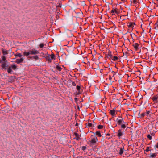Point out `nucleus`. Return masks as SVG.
<instances>
[{"instance_id": "obj_10", "label": "nucleus", "mask_w": 158, "mask_h": 158, "mask_svg": "<svg viewBox=\"0 0 158 158\" xmlns=\"http://www.w3.org/2000/svg\"><path fill=\"white\" fill-rule=\"evenodd\" d=\"M45 58L46 59V60L48 61V62L49 63H50L52 62V60L50 58V56H49V55H48V56H46L45 57Z\"/></svg>"}, {"instance_id": "obj_48", "label": "nucleus", "mask_w": 158, "mask_h": 158, "mask_svg": "<svg viewBox=\"0 0 158 158\" xmlns=\"http://www.w3.org/2000/svg\"><path fill=\"white\" fill-rule=\"evenodd\" d=\"M156 27L158 28V24L157 25Z\"/></svg>"}, {"instance_id": "obj_5", "label": "nucleus", "mask_w": 158, "mask_h": 158, "mask_svg": "<svg viewBox=\"0 0 158 158\" xmlns=\"http://www.w3.org/2000/svg\"><path fill=\"white\" fill-rule=\"evenodd\" d=\"M139 44L138 43H135L132 45L134 48L135 50L136 51H137L139 49Z\"/></svg>"}, {"instance_id": "obj_41", "label": "nucleus", "mask_w": 158, "mask_h": 158, "mask_svg": "<svg viewBox=\"0 0 158 158\" xmlns=\"http://www.w3.org/2000/svg\"><path fill=\"white\" fill-rule=\"evenodd\" d=\"M110 134L109 133H107V134H106V136H110Z\"/></svg>"}, {"instance_id": "obj_44", "label": "nucleus", "mask_w": 158, "mask_h": 158, "mask_svg": "<svg viewBox=\"0 0 158 158\" xmlns=\"http://www.w3.org/2000/svg\"><path fill=\"white\" fill-rule=\"evenodd\" d=\"M126 16H127V15H123L122 16V17H126Z\"/></svg>"}, {"instance_id": "obj_27", "label": "nucleus", "mask_w": 158, "mask_h": 158, "mask_svg": "<svg viewBox=\"0 0 158 158\" xmlns=\"http://www.w3.org/2000/svg\"><path fill=\"white\" fill-rule=\"evenodd\" d=\"M15 55V56H19L20 57H21L22 56V55L20 53H17Z\"/></svg>"}, {"instance_id": "obj_9", "label": "nucleus", "mask_w": 158, "mask_h": 158, "mask_svg": "<svg viewBox=\"0 0 158 158\" xmlns=\"http://www.w3.org/2000/svg\"><path fill=\"white\" fill-rule=\"evenodd\" d=\"M116 121L117 122V124L118 125H119L123 123V120L122 118L121 119H118V118H117Z\"/></svg>"}, {"instance_id": "obj_17", "label": "nucleus", "mask_w": 158, "mask_h": 158, "mask_svg": "<svg viewBox=\"0 0 158 158\" xmlns=\"http://www.w3.org/2000/svg\"><path fill=\"white\" fill-rule=\"evenodd\" d=\"M52 59L55 60L56 59V57L54 53H52L50 55V58Z\"/></svg>"}, {"instance_id": "obj_32", "label": "nucleus", "mask_w": 158, "mask_h": 158, "mask_svg": "<svg viewBox=\"0 0 158 158\" xmlns=\"http://www.w3.org/2000/svg\"><path fill=\"white\" fill-rule=\"evenodd\" d=\"M121 127L122 128H125L126 127L125 124H123L121 125Z\"/></svg>"}, {"instance_id": "obj_16", "label": "nucleus", "mask_w": 158, "mask_h": 158, "mask_svg": "<svg viewBox=\"0 0 158 158\" xmlns=\"http://www.w3.org/2000/svg\"><path fill=\"white\" fill-rule=\"evenodd\" d=\"M34 59L35 60H38L39 59V57L38 56L35 55V56H30V59Z\"/></svg>"}, {"instance_id": "obj_22", "label": "nucleus", "mask_w": 158, "mask_h": 158, "mask_svg": "<svg viewBox=\"0 0 158 158\" xmlns=\"http://www.w3.org/2000/svg\"><path fill=\"white\" fill-rule=\"evenodd\" d=\"M139 2V0H133L132 2L131 1V3H133V4H136L138 3Z\"/></svg>"}, {"instance_id": "obj_39", "label": "nucleus", "mask_w": 158, "mask_h": 158, "mask_svg": "<svg viewBox=\"0 0 158 158\" xmlns=\"http://www.w3.org/2000/svg\"><path fill=\"white\" fill-rule=\"evenodd\" d=\"M150 134L151 135V136H153L154 135V133L152 132V133H151Z\"/></svg>"}, {"instance_id": "obj_30", "label": "nucleus", "mask_w": 158, "mask_h": 158, "mask_svg": "<svg viewBox=\"0 0 158 158\" xmlns=\"http://www.w3.org/2000/svg\"><path fill=\"white\" fill-rule=\"evenodd\" d=\"M97 127L99 129H102L103 127V125H99L97 126Z\"/></svg>"}, {"instance_id": "obj_28", "label": "nucleus", "mask_w": 158, "mask_h": 158, "mask_svg": "<svg viewBox=\"0 0 158 158\" xmlns=\"http://www.w3.org/2000/svg\"><path fill=\"white\" fill-rule=\"evenodd\" d=\"M44 45V43H41L39 45V47L40 48H42L43 47Z\"/></svg>"}, {"instance_id": "obj_15", "label": "nucleus", "mask_w": 158, "mask_h": 158, "mask_svg": "<svg viewBox=\"0 0 158 158\" xmlns=\"http://www.w3.org/2000/svg\"><path fill=\"white\" fill-rule=\"evenodd\" d=\"M157 153H152L151 154L150 157H151L152 158H155L156 156H157Z\"/></svg>"}, {"instance_id": "obj_34", "label": "nucleus", "mask_w": 158, "mask_h": 158, "mask_svg": "<svg viewBox=\"0 0 158 158\" xmlns=\"http://www.w3.org/2000/svg\"><path fill=\"white\" fill-rule=\"evenodd\" d=\"M150 113V112L149 111H147L145 113L146 114V115H147L148 116V115L149 114V113Z\"/></svg>"}, {"instance_id": "obj_49", "label": "nucleus", "mask_w": 158, "mask_h": 158, "mask_svg": "<svg viewBox=\"0 0 158 158\" xmlns=\"http://www.w3.org/2000/svg\"><path fill=\"white\" fill-rule=\"evenodd\" d=\"M110 138H108V139H110Z\"/></svg>"}, {"instance_id": "obj_43", "label": "nucleus", "mask_w": 158, "mask_h": 158, "mask_svg": "<svg viewBox=\"0 0 158 158\" xmlns=\"http://www.w3.org/2000/svg\"><path fill=\"white\" fill-rule=\"evenodd\" d=\"M121 1H122L123 2H125L127 0H121Z\"/></svg>"}, {"instance_id": "obj_13", "label": "nucleus", "mask_w": 158, "mask_h": 158, "mask_svg": "<svg viewBox=\"0 0 158 158\" xmlns=\"http://www.w3.org/2000/svg\"><path fill=\"white\" fill-rule=\"evenodd\" d=\"M110 113L112 116L115 115V110H110Z\"/></svg>"}, {"instance_id": "obj_46", "label": "nucleus", "mask_w": 158, "mask_h": 158, "mask_svg": "<svg viewBox=\"0 0 158 158\" xmlns=\"http://www.w3.org/2000/svg\"><path fill=\"white\" fill-rule=\"evenodd\" d=\"M75 101H76V102L77 101V100H78V99H75Z\"/></svg>"}, {"instance_id": "obj_29", "label": "nucleus", "mask_w": 158, "mask_h": 158, "mask_svg": "<svg viewBox=\"0 0 158 158\" xmlns=\"http://www.w3.org/2000/svg\"><path fill=\"white\" fill-rule=\"evenodd\" d=\"M2 59L1 60H3V61H4V62H5L6 63L7 62V61H6V58L5 56H3L2 57Z\"/></svg>"}, {"instance_id": "obj_38", "label": "nucleus", "mask_w": 158, "mask_h": 158, "mask_svg": "<svg viewBox=\"0 0 158 158\" xmlns=\"http://www.w3.org/2000/svg\"><path fill=\"white\" fill-rule=\"evenodd\" d=\"M149 151V147H147L146 148V149L145 150V151L146 152H148Z\"/></svg>"}, {"instance_id": "obj_47", "label": "nucleus", "mask_w": 158, "mask_h": 158, "mask_svg": "<svg viewBox=\"0 0 158 158\" xmlns=\"http://www.w3.org/2000/svg\"><path fill=\"white\" fill-rule=\"evenodd\" d=\"M153 99H157V98H154Z\"/></svg>"}, {"instance_id": "obj_20", "label": "nucleus", "mask_w": 158, "mask_h": 158, "mask_svg": "<svg viewBox=\"0 0 158 158\" xmlns=\"http://www.w3.org/2000/svg\"><path fill=\"white\" fill-rule=\"evenodd\" d=\"M10 66V67L11 68V69H13V70H16V68H17V66H16V65H12Z\"/></svg>"}, {"instance_id": "obj_53", "label": "nucleus", "mask_w": 158, "mask_h": 158, "mask_svg": "<svg viewBox=\"0 0 158 158\" xmlns=\"http://www.w3.org/2000/svg\"><path fill=\"white\" fill-rule=\"evenodd\" d=\"M156 0L157 1H158V0Z\"/></svg>"}, {"instance_id": "obj_12", "label": "nucleus", "mask_w": 158, "mask_h": 158, "mask_svg": "<svg viewBox=\"0 0 158 158\" xmlns=\"http://www.w3.org/2000/svg\"><path fill=\"white\" fill-rule=\"evenodd\" d=\"M23 60V59L22 58H21L19 59H17L16 60V62L17 63L19 64L21 63L22 62Z\"/></svg>"}, {"instance_id": "obj_42", "label": "nucleus", "mask_w": 158, "mask_h": 158, "mask_svg": "<svg viewBox=\"0 0 158 158\" xmlns=\"http://www.w3.org/2000/svg\"><path fill=\"white\" fill-rule=\"evenodd\" d=\"M157 99H153V101L154 102H156L157 101Z\"/></svg>"}, {"instance_id": "obj_14", "label": "nucleus", "mask_w": 158, "mask_h": 158, "mask_svg": "<svg viewBox=\"0 0 158 158\" xmlns=\"http://www.w3.org/2000/svg\"><path fill=\"white\" fill-rule=\"evenodd\" d=\"M2 52L4 55H7L8 54L7 50H6L4 49H2Z\"/></svg>"}, {"instance_id": "obj_51", "label": "nucleus", "mask_w": 158, "mask_h": 158, "mask_svg": "<svg viewBox=\"0 0 158 158\" xmlns=\"http://www.w3.org/2000/svg\"><path fill=\"white\" fill-rule=\"evenodd\" d=\"M76 125L77 126V124H76Z\"/></svg>"}, {"instance_id": "obj_18", "label": "nucleus", "mask_w": 158, "mask_h": 158, "mask_svg": "<svg viewBox=\"0 0 158 158\" xmlns=\"http://www.w3.org/2000/svg\"><path fill=\"white\" fill-rule=\"evenodd\" d=\"M23 55L25 56H28L30 55V52L24 51L23 52Z\"/></svg>"}, {"instance_id": "obj_24", "label": "nucleus", "mask_w": 158, "mask_h": 158, "mask_svg": "<svg viewBox=\"0 0 158 158\" xmlns=\"http://www.w3.org/2000/svg\"><path fill=\"white\" fill-rule=\"evenodd\" d=\"M147 138L150 140H152V136L150 134H149L147 135Z\"/></svg>"}, {"instance_id": "obj_7", "label": "nucleus", "mask_w": 158, "mask_h": 158, "mask_svg": "<svg viewBox=\"0 0 158 158\" xmlns=\"http://www.w3.org/2000/svg\"><path fill=\"white\" fill-rule=\"evenodd\" d=\"M74 135L75 136V138L74 139L77 140H79L80 139V136L79 134L77 133H74Z\"/></svg>"}, {"instance_id": "obj_19", "label": "nucleus", "mask_w": 158, "mask_h": 158, "mask_svg": "<svg viewBox=\"0 0 158 158\" xmlns=\"http://www.w3.org/2000/svg\"><path fill=\"white\" fill-rule=\"evenodd\" d=\"M76 89H77V90L78 91V93H80L81 91H80V89H81V87L79 85H77L76 86Z\"/></svg>"}, {"instance_id": "obj_52", "label": "nucleus", "mask_w": 158, "mask_h": 158, "mask_svg": "<svg viewBox=\"0 0 158 158\" xmlns=\"http://www.w3.org/2000/svg\"><path fill=\"white\" fill-rule=\"evenodd\" d=\"M74 99H77V98H75Z\"/></svg>"}, {"instance_id": "obj_31", "label": "nucleus", "mask_w": 158, "mask_h": 158, "mask_svg": "<svg viewBox=\"0 0 158 158\" xmlns=\"http://www.w3.org/2000/svg\"><path fill=\"white\" fill-rule=\"evenodd\" d=\"M93 124L90 123H88V124H87V126L89 127H93Z\"/></svg>"}, {"instance_id": "obj_25", "label": "nucleus", "mask_w": 158, "mask_h": 158, "mask_svg": "<svg viewBox=\"0 0 158 158\" xmlns=\"http://www.w3.org/2000/svg\"><path fill=\"white\" fill-rule=\"evenodd\" d=\"M96 135L100 137L102 136V135L100 131H97L96 132Z\"/></svg>"}, {"instance_id": "obj_1", "label": "nucleus", "mask_w": 158, "mask_h": 158, "mask_svg": "<svg viewBox=\"0 0 158 158\" xmlns=\"http://www.w3.org/2000/svg\"><path fill=\"white\" fill-rule=\"evenodd\" d=\"M98 139L97 137H94L92 138L91 140L89 141L91 145H94L98 142Z\"/></svg>"}, {"instance_id": "obj_37", "label": "nucleus", "mask_w": 158, "mask_h": 158, "mask_svg": "<svg viewBox=\"0 0 158 158\" xmlns=\"http://www.w3.org/2000/svg\"><path fill=\"white\" fill-rule=\"evenodd\" d=\"M72 85L74 86H75L76 85V84L74 82H72Z\"/></svg>"}, {"instance_id": "obj_36", "label": "nucleus", "mask_w": 158, "mask_h": 158, "mask_svg": "<svg viewBox=\"0 0 158 158\" xmlns=\"http://www.w3.org/2000/svg\"><path fill=\"white\" fill-rule=\"evenodd\" d=\"M146 114L144 113L142 114L141 116L142 117H143L145 115H146Z\"/></svg>"}, {"instance_id": "obj_35", "label": "nucleus", "mask_w": 158, "mask_h": 158, "mask_svg": "<svg viewBox=\"0 0 158 158\" xmlns=\"http://www.w3.org/2000/svg\"><path fill=\"white\" fill-rule=\"evenodd\" d=\"M86 149V147H85V146H83L82 147V149L84 151H85V150Z\"/></svg>"}, {"instance_id": "obj_50", "label": "nucleus", "mask_w": 158, "mask_h": 158, "mask_svg": "<svg viewBox=\"0 0 158 158\" xmlns=\"http://www.w3.org/2000/svg\"><path fill=\"white\" fill-rule=\"evenodd\" d=\"M76 125L77 126V124H76Z\"/></svg>"}, {"instance_id": "obj_26", "label": "nucleus", "mask_w": 158, "mask_h": 158, "mask_svg": "<svg viewBox=\"0 0 158 158\" xmlns=\"http://www.w3.org/2000/svg\"><path fill=\"white\" fill-rule=\"evenodd\" d=\"M107 57H110V59H112V58H113V56H112L111 55V52H109L107 56Z\"/></svg>"}, {"instance_id": "obj_8", "label": "nucleus", "mask_w": 158, "mask_h": 158, "mask_svg": "<svg viewBox=\"0 0 158 158\" xmlns=\"http://www.w3.org/2000/svg\"><path fill=\"white\" fill-rule=\"evenodd\" d=\"M134 23H131L130 22L129 23V25H127V27L128 28H133L134 25Z\"/></svg>"}, {"instance_id": "obj_23", "label": "nucleus", "mask_w": 158, "mask_h": 158, "mask_svg": "<svg viewBox=\"0 0 158 158\" xmlns=\"http://www.w3.org/2000/svg\"><path fill=\"white\" fill-rule=\"evenodd\" d=\"M111 59L113 61H116L118 59V58L116 56H114L113 57V58H112Z\"/></svg>"}, {"instance_id": "obj_2", "label": "nucleus", "mask_w": 158, "mask_h": 158, "mask_svg": "<svg viewBox=\"0 0 158 158\" xmlns=\"http://www.w3.org/2000/svg\"><path fill=\"white\" fill-rule=\"evenodd\" d=\"M118 148H119V154L121 155L125 151L124 144H123L121 147H119Z\"/></svg>"}, {"instance_id": "obj_21", "label": "nucleus", "mask_w": 158, "mask_h": 158, "mask_svg": "<svg viewBox=\"0 0 158 158\" xmlns=\"http://www.w3.org/2000/svg\"><path fill=\"white\" fill-rule=\"evenodd\" d=\"M56 69L57 70L59 71L60 72L61 71V68L59 65H57L56 66Z\"/></svg>"}, {"instance_id": "obj_4", "label": "nucleus", "mask_w": 158, "mask_h": 158, "mask_svg": "<svg viewBox=\"0 0 158 158\" xmlns=\"http://www.w3.org/2000/svg\"><path fill=\"white\" fill-rule=\"evenodd\" d=\"M38 53V51L35 49H33L32 50L30 51V54L35 55Z\"/></svg>"}, {"instance_id": "obj_33", "label": "nucleus", "mask_w": 158, "mask_h": 158, "mask_svg": "<svg viewBox=\"0 0 158 158\" xmlns=\"http://www.w3.org/2000/svg\"><path fill=\"white\" fill-rule=\"evenodd\" d=\"M114 13H115L116 14H118V10H117L116 9L114 10Z\"/></svg>"}, {"instance_id": "obj_45", "label": "nucleus", "mask_w": 158, "mask_h": 158, "mask_svg": "<svg viewBox=\"0 0 158 158\" xmlns=\"http://www.w3.org/2000/svg\"><path fill=\"white\" fill-rule=\"evenodd\" d=\"M156 147L158 148V143L157 144Z\"/></svg>"}, {"instance_id": "obj_6", "label": "nucleus", "mask_w": 158, "mask_h": 158, "mask_svg": "<svg viewBox=\"0 0 158 158\" xmlns=\"http://www.w3.org/2000/svg\"><path fill=\"white\" fill-rule=\"evenodd\" d=\"M117 134L119 138H120L123 135V133L122 132L121 129H119L118 130Z\"/></svg>"}, {"instance_id": "obj_11", "label": "nucleus", "mask_w": 158, "mask_h": 158, "mask_svg": "<svg viewBox=\"0 0 158 158\" xmlns=\"http://www.w3.org/2000/svg\"><path fill=\"white\" fill-rule=\"evenodd\" d=\"M10 66L7 69V72H8L10 74H12L13 73V71L12 70Z\"/></svg>"}, {"instance_id": "obj_40", "label": "nucleus", "mask_w": 158, "mask_h": 158, "mask_svg": "<svg viewBox=\"0 0 158 158\" xmlns=\"http://www.w3.org/2000/svg\"><path fill=\"white\" fill-rule=\"evenodd\" d=\"M111 13H114V10H111Z\"/></svg>"}, {"instance_id": "obj_3", "label": "nucleus", "mask_w": 158, "mask_h": 158, "mask_svg": "<svg viewBox=\"0 0 158 158\" xmlns=\"http://www.w3.org/2000/svg\"><path fill=\"white\" fill-rule=\"evenodd\" d=\"M0 63H2V67L4 69H6V63L2 60H0Z\"/></svg>"}]
</instances>
